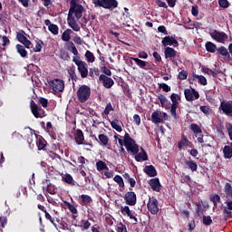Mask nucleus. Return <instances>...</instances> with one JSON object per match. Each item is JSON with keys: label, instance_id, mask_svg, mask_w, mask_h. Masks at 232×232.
I'll return each mask as SVG.
<instances>
[{"label": "nucleus", "instance_id": "4be33fe9", "mask_svg": "<svg viewBox=\"0 0 232 232\" xmlns=\"http://www.w3.org/2000/svg\"><path fill=\"white\" fill-rule=\"evenodd\" d=\"M78 72L81 74L82 79H86L88 77V63L83 62L79 67Z\"/></svg>", "mask_w": 232, "mask_h": 232}, {"label": "nucleus", "instance_id": "680f3d73", "mask_svg": "<svg viewBox=\"0 0 232 232\" xmlns=\"http://www.w3.org/2000/svg\"><path fill=\"white\" fill-rule=\"evenodd\" d=\"M67 208L69 209V211H71V213H72V215H77V213H79V211L77 210V208H75V206L67 203Z\"/></svg>", "mask_w": 232, "mask_h": 232}, {"label": "nucleus", "instance_id": "bb28decb", "mask_svg": "<svg viewBox=\"0 0 232 232\" xmlns=\"http://www.w3.org/2000/svg\"><path fill=\"white\" fill-rule=\"evenodd\" d=\"M43 184L46 186L45 188L47 193H49L50 195H55V187H53L52 183H50V179L44 180Z\"/></svg>", "mask_w": 232, "mask_h": 232}, {"label": "nucleus", "instance_id": "f704fd0d", "mask_svg": "<svg viewBox=\"0 0 232 232\" xmlns=\"http://www.w3.org/2000/svg\"><path fill=\"white\" fill-rule=\"evenodd\" d=\"M190 130L193 131L195 137H198V135L202 134V129L197 123H192Z\"/></svg>", "mask_w": 232, "mask_h": 232}, {"label": "nucleus", "instance_id": "13d9d810", "mask_svg": "<svg viewBox=\"0 0 232 232\" xmlns=\"http://www.w3.org/2000/svg\"><path fill=\"white\" fill-rule=\"evenodd\" d=\"M118 142L121 146V149H120L121 153H123V155H125V156L128 155V152H126V150H124V147H122V146H124V138H123V140L119 139Z\"/></svg>", "mask_w": 232, "mask_h": 232}, {"label": "nucleus", "instance_id": "20e7f679", "mask_svg": "<svg viewBox=\"0 0 232 232\" xmlns=\"http://www.w3.org/2000/svg\"><path fill=\"white\" fill-rule=\"evenodd\" d=\"M95 8H104L105 10H115L119 6L117 0H92Z\"/></svg>", "mask_w": 232, "mask_h": 232}, {"label": "nucleus", "instance_id": "c9c22d12", "mask_svg": "<svg viewBox=\"0 0 232 232\" xmlns=\"http://www.w3.org/2000/svg\"><path fill=\"white\" fill-rule=\"evenodd\" d=\"M223 155H224V159H231L232 158V149H231V146L226 145L223 148Z\"/></svg>", "mask_w": 232, "mask_h": 232}, {"label": "nucleus", "instance_id": "8fccbe9b", "mask_svg": "<svg viewBox=\"0 0 232 232\" xmlns=\"http://www.w3.org/2000/svg\"><path fill=\"white\" fill-rule=\"evenodd\" d=\"M68 73L72 81H77V74L75 73V67H70L68 70Z\"/></svg>", "mask_w": 232, "mask_h": 232}, {"label": "nucleus", "instance_id": "7c9ffc66", "mask_svg": "<svg viewBox=\"0 0 232 232\" xmlns=\"http://www.w3.org/2000/svg\"><path fill=\"white\" fill-rule=\"evenodd\" d=\"M217 52L219 55H222L223 57H226L227 59H231V54L229 53V51H227V48L225 46H220L217 49Z\"/></svg>", "mask_w": 232, "mask_h": 232}, {"label": "nucleus", "instance_id": "4c0bfd02", "mask_svg": "<svg viewBox=\"0 0 232 232\" xmlns=\"http://www.w3.org/2000/svg\"><path fill=\"white\" fill-rule=\"evenodd\" d=\"M111 126L118 131V133H121L122 131V127L119 124V120L114 119L113 121H111Z\"/></svg>", "mask_w": 232, "mask_h": 232}, {"label": "nucleus", "instance_id": "4468645a", "mask_svg": "<svg viewBox=\"0 0 232 232\" xmlns=\"http://www.w3.org/2000/svg\"><path fill=\"white\" fill-rule=\"evenodd\" d=\"M163 46H174V48H177L179 46V41L176 40L173 36H165L162 41Z\"/></svg>", "mask_w": 232, "mask_h": 232}, {"label": "nucleus", "instance_id": "338daca9", "mask_svg": "<svg viewBox=\"0 0 232 232\" xmlns=\"http://www.w3.org/2000/svg\"><path fill=\"white\" fill-rule=\"evenodd\" d=\"M102 73H104V75H106L107 77H111V70H110V69L107 68L106 66H102Z\"/></svg>", "mask_w": 232, "mask_h": 232}, {"label": "nucleus", "instance_id": "cd10ccee", "mask_svg": "<svg viewBox=\"0 0 232 232\" xmlns=\"http://www.w3.org/2000/svg\"><path fill=\"white\" fill-rule=\"evenodd\" d=\"M46 144H48V142H46V140H44V138L40 137L37 140H36V146L38 148V151H44L45 148H46Z\"/></svg>", "mask_w": 232, "mask_h": 232}, {"label": "nucleus", "instance_id": "58836bf2", "mask_svg": "<svg viewBox=\"0 0 232 232\" xmlns=\"http://www.w3.org/2000/svg\"><path fill=\"white\" fill-rule=\"evenodd\" d=\"M96 169L99 171H104V169H106L107 171L110 169L108 168V165H106V162L102 161V160H99L96 162Z\"/></svg>", "mask_w": 232, "mask_h": 232}, {"label": "nucleus", "instance_id": "4d7b16f0", "mask_svg": "<svg viewBox=\"0 0 232 232\" xmlns=\"http://www.w3.org/2000/svg\"><path fill=\"white\" fill-rule=\"evenodd\" d=\"M181 184H191V177L189 175H185L180 179Z\"/></svg>", "mask_w": 232, "mask_h": 232}, {"label": "nucleus", "instance_id": "a878e982", "mask_svg": "<svg viewBox=\"0 0 232 232\" xmlns=\"http://www.w3.org/2000/svg\"><path fill=\"white\" fill-rule=\"evenodd\" d=\"M80 198H81V200L79 203L81 204V206H88V204H92V202H93V199H92V197L86 194H82Z\"/></svg>", "mask_w": 232, "mask_h": 232}, {"label": "nucleus", "instance_id": "3c124183", "mask_svg": "<svg viewBox=\"0 0 232 232\" xmlns=\"http://www.w3.org/2000/svg\"><path fill=\"white\" fill-rule=\"evenodd\" d=\"M44 44V42L43 40H39L35 44V47L34 48V52L39 53L41 50H43V45Z\"/></svg>", "mask_w": 232, "mask_h": 232}, {"label": "nucleus", "instance_id": "39448f33", "mask_svg": "<svg viewBox=\"0 0 232 232\" xmlns=\"http://www.w3.org/2000/svg\"><path fill=\"white\" fill-rule=\"evenodd\" d=\"M30 108L31 112L33 113L34 117H35V119H43L44 117H46V111H44V109L35 103L34 100H32L30 102Z\"/></svg>", "mask_w": 232, "mask_h": 232}, {"label": "nucleus", "instance_id": "49530a36", "mask_svg": "<svg viewBox=\"0 0 232 232\" xmlns=\"http://www.w3.org/2000/svg\"><path fill=\"white\" fill-rule=\"evenodd\" d=\"M114 182H117L120 188H124V179H122V177L120 175H116L113 178Z\"/></svg>", "mask_w": 232, "mask_h": 232}, {"label": "nucleus", "instance_id": "79ce46f5", "mask_svg": "<svg viewBox=\"0 0 232 232\" xmlns=\"http://www.w3.org/2000/svg\"><path fill=\"white\" fill-rule=\"evenodd\" d=\"M98 139L102 146H108V143L110 142V138H108L105 134H99Z\"/></svg>", "mask_w": 232, "mask_h": 232}, {"label": "nucleus", "instance_id": "9d476101", "mask_svg": "<svg viewBox=\"0 0 232 232\" xmlns=\"http://www.w3.org/2000/svg\"><path fill=\"white\" fill-rule=\"evenodd\" d=\"M184 95L188 102H193V101H197V99H200V94L195 89H185Z\"/></svg>", "mask_w": 232, "mask_h": 232}, {"label": "nucleus", "instance_id": "393cba45", "mask_svg": "<svg viewBox=\"0 0 232 232\" xmlns=\"http://www.w3.org/2000/svg\"><path fill=\"white\" fill-rule=\"evenodd\" d=\"M225 198L227 200H232V186L231 183H226L224 188Z\"/></svg>", "mask_w": 232, "mask_h": 232}, {"label": "nucleus", "instance_id": "774afa93", "mask_svg": "<svg viewBox=\"0 0 232 232\" xmlns=\"http://www.w3.org/2000/svg\"><path fill=\"white\" fill-rule=\"evenodd\" d=\"M113 220H115V218H113V217H111V215L105 217V222H106V224H108V226H111L113 224Z\"/></svg>", "mask_w": 232, "mask_h": 232}, {"label": "nucleus", "instance_id": "bf43d9fd", "mask_svg": "<svg viewBox=\"0 0 232 232\" xmlns=\"http://www.w3.org/2000/svg\"><path fill=\"white\" fill-rule=\"evenodd\" d=\"M38 102H39V104L43 106V108H48V99L44 97H40Z\"/></svg>", "mask_w": 232, "mask_h": 232}, {"label": "nucleus", "instance_id": "1a4fd4ad", "mask_svg": "<svg viewBox=\"0 0 232 232\" xmlns=\"http://www.w3.org/2000/svg\"><path fill=\"white\" fill-rule=\"evenodd\" d=\"M147 208L151 215H157L159 213V200L155 197H150L147 203Z\"/></svg>", "mask_w": 232, "mask_h": 232}, {"label": "nucleus", "instance_id": "ddd939ff", "mask_svg": "<svg viewBox=\"0 0 232 232\" xmlns=\"http://www.w3.org/2000/svg\"><path fill=\"white\" fill-rule=\"evenodd\" d=\"M99 81H102L104 88H106L107 90H110V88H111V86L115 84V82L113 81V79H111V77H108L105 74H101L99 77Z\"/></svg>", "mask_w": 232, "mask_h": 232}, {"label": "nucleus", "instance_id": "412c9836", "mask_svg": "<svg viewBox=\"0 0 232 232\" xmlns=\"http://www.w3.org/2000/svg\"><path fill=\"white\" fill-rule=\"evenodd\" d=\"M165 59H169L173 61L177 57V51L171 47H166L164 51Z\"/></svg>", "mask_w": 232, "mask_h": 232}, {"label": "nucleus", "instance_id": "c85d7f7f", "mask_svg": "<svg viewBox=\"0 0 232 232\" xmlns=\"http://www.w3.org/2000/svg\"><path fill=\"white\" fill-rule=\"evenodd\" d=\"M185 164L188 167V169H190V171H192V173H195V171L198 169V165L193 160H186Z\"/></svg>", "mask_w": 232, "mask_h": 232}, {"label": "nucleus", "instance_id": "6e6d98bb", "mask_svg": "<svg viewBox=\"0 0 232 232\" xmlns=\"http://www.w3.org/2000/svg\"><path fill=\"white\" fill-rule=\"evenodd\" d=\"M113 105L111 102L107 103L105 110L103 111L104 115H110V111H113Z\"/></svg>", "mask_w": 232, "mask_h": 232}, {"label": "nucleus", "instance_id": "b1692460", "mask_svg": "<svg viewBox=\"0 0 232 232\" xmlns=\"http://www.w3.org/2000/svg\"><path fill=\"white\" fill-rule=\"evenodd\" d=\"M17 53H19V55L21 57H23V59L28 57V52L26 51V47L22 45V44H16L15 46Z\"/></svg>", "mask_w": 232, "mask_h": 232}, {"label": "nucleus", "instance_id": "72a5a7b5", "mask_svg": "<svg viewBox=\"0 0 232 232\" xmlns=\"http://www.w3.org/2000/svg\"><path fill=\"white\" fill-rule=\"evenodd\" d=\"M71 34H73V31L72 29H66L62 34V39L65 43H70V40L72 39Z\"/></svg>", "mask_w": 232, "mask_h": 232}, {"label": "nucleus", "instance_id": "09e8293b", "mask_svg": "<svg viewBox=\"0 0 232 232\" xmlns=\"http://www.w3.org/2000/svg\"><path fill=\"white\" fill-rule=\"evenodd\" d=\"M82 225H81L80 227H82V229L83 231L90 229V227H91V226H92V223H91L88 219H86V220L82 219Z\"/></svg>", "mask_w": 232, "mask_h": 232}, {"label": "nucleus", "instance_id": "0e129e2a", "mask_svg": "<svg viewBox=\"0 0 232 232\" xmlns=\"http://www.w3.org/2000/svg\"><path fill=\"white\" fill-rule=\"evenodd\" d=\"M179 79L180 81H186V79H188V72L186 71H180L179 72Z\"/></svg>", "mask_w": 232, "mask_h": 232}, {"label": "nucleus", "instance_id": "c03bdc74", "mask_svg": "<svg viewBox=\"0 0 232 232\" xmlns=\"http://www.w3.org/2000/svg\"><path fill=\"white\" fill-rule=\"evenodd\" d=\"M63 182L66 184H71V186H74L73 182V177H72L70 174H65V176L63 178Z\"/></svg>", "mask_w": 232, "mask_h": 232}, {"label": "nucleus", "instance_id": "37998d69", "mask_svg": "<svg viewBox=\"0 0 232 232\" xmlns=\"http://www.w3.org/2000/svg\"><path fill=\"white\" fill-rule=\"evenodd\" d=\"M48 30L53 35H59V26H57V24H52L49 25Z\"/></svg>", "mask_w": 232, "mask_h": 232}, {"label": "nucleus", "instance_id": "a18cd8bd", "mask_svg": "<svg viewBox=\"0 0 232 232\" xmlns=\"http://www.w3.org/2000/svg\"><path fill=\"white\" fill-rule=\"evenodd\" d=\"M85 57L88 63H95V55L91 51H86Z\"/></svg>", "mask_w": 232, "mask_h": 232}, {"label": "nucleus", "instance_id": "e433bc0d", "mask_svg": "<svg viewBox=\"0 0 232 232\" xmlns=\"http://www.w3.org/2000/svg\"><path fill=\"white\" fill-rule=\"evenodd\" d=\"M189 146V140H188V137L182 136L181 140L178 142V148L179 150H182L184 147Z\"/></svg>", "mask_w": 232, "mask_h": 232}, {"label": "nucleus", "instance_id": "473e14b6", "mask_svg": "<svg viewBox=\"0 0 232 232\" xmlns=\"http://www.w3.org/2000/svg\"><path fill=\"white\" fill-rule=\"evenodd\" d=\"M205 48L207 52H209L210 53H215L218 50L217 44L212 42H207L205 44Z\"/></svg>", "mask_w": 232, "mask_h": 232}, {"label": "nucleus", "instance_id": "f03ea898", "mask_svg": "<svg viewBox=\"0 0 232 232\" xmlns=\"http://www.w3.org/2000/svg\"><path fill=\"white\" fill-rule=\"evenodd\" d=\"M70 9L68 13V17H76L77 21L82 17V12H84V7L82 5L77 4V0H71ZM74 14V16H73Z\"/></svg>", "mask_w": 232, "mask_h": 232}, {"label": "nucleus", "instance_id": "2f4dec72", "mask_svg": "<svg viewBox=\"0 0 232 232\" xmlns=\"http://www.w3.org/2000/svg\"><path fill=\"white\" fill-rule=\"evenodd\" d=\"M151 122H153V124H160V123L164 122L162 118H160V114L159 113V111L152 112Z\"/></svg>", "mask_w": 232, "mask_h": 232}, {"label": "nucleus", "instance_id": "5701e85b", "mask_svg": "<svg viewBox=\"0 0 232 232\" xmlns=\"http://www.w3.org/2000/svg\"><path fill=\"white\" fill-rule=\"evenodd\" d=\"M144 173L148 175V177H157V169L153 165H147L143 169Z\"/></svg>", "mask_w": 232, "mask_h": 232}, {"label": "nucleus", "instance_id": "864d4df0", "mask_svg": "<svg viewBox=\"0 0 232 232\" xmlns=\"http://www.w3.org/2000/svg\"><path fill=\"white\" fill-rule=\"evenodd\" d=\"M218 5L220 8H229L231 6V4L227 0H218Z\"/></svg>", "mask_w": 232, "mask_h": 232}, {"label": "nucleus", "instance_id": "9b49d317", "mask_svg": "<svg viewBox=\"0 0 232 232\" xmlns=\"http://www.w3.org/2000/svg\"><path fill=\"white\" fill-rule=\"evenodd\" d=\"M219 110L223 111L227 117H232V101H223L220 102Z\"/></svg>", "mask_w": 232, "mask_h": 232}, {"label": "nucleus", "instance_id": "dca6fc26", "mask_svg": "<svg viewBox=\"0 0 232 232\" xmlns=\"http://www.w3.org/2000/svg\"><path fill=\"white\" fill-rule=\"evenodd\" d=\"M226 207L223 209V215L225 218H232V199H228L225 202Z\"/></svg>", "mask_w": 232, "mask_h": 232}, {"label": "nucleus", "instance_id": "5fc2aeb1", "mask_svg": "<svg viewBox=\"0 0 232 232\" xmlns=\"http://www.w3.org/2000/svg\"><path fill=\"white\" fill-rule=\"evenodd\" d=\"M159 88L166 92H171V87L168 83H159Z\"/></svg>", "mask_w": 232, "mask_h": 232}, {"label": "nucleus", "instance_id": "052dcab7", "mask_svg": "<svg viewBox=\"0 0 232 232\" xmlns=\"http://www.w3.org/2000/svg\"><path fill=\"white\" fill-rule=\"evenodd\" d=\"M158 99H159L162 108H164V104H166V102H168V98H166V96L164 94H159Z\"/></svg>", "mask_w": 232, "mask_h": 232}, {"label": "nucleus", "instance_id": "423d86ee", "mask_svg": "<svg viewBox=\"0 0 232 232\" xmlns=\"http://www.w3.org/2000/svg\"><path fill=\"white\" fill-rule=\"evenodd\" d=\"M50 89L53 90V92H55V93H61L64 92V80L61 79H53L49 82Z\"/></svg>", "mask_w": 232, "mask_h": 232}, {"label": "nucleus", "instance_id": "69168bd1", "mask_svg": "<svg viewBox=\"0 0 232 232\" xmlns=\"http://www.w3.org/2000/svg\"><path fill=\"white\" fill-rule=\"evenodd\" d=\"M117 232H128V229L126 228V225L121 223L116 227Z\"/></svg>", "mask_w": 232, "mask_h": 232}, {"label": "nucleus", "instance_id": "2eb2a0df", "mask_svg": "<svg viewBox=\"0 0 232 232\" xmlns=\"http://www.w3.org/2000/svg\"><path fill=\"white\" fill-rule=\"evenodd\" d=\"M16 39L19 43L24 44V46L25 48L30 50V46H32V42L30 40H28V38H26V36H24V34H23V33H17Z\"/></svg>", "mask_w": 232, "mask_h": 232}, {"label": "nucleus", "instance_id": "ea45409f", "mask_svg": "<svg viewBox=\"0 0 232 232\" xmlns=\"http://www.w3.org/2000/svg\"><path fill=\"white\" fill-rule=\"evenodd\" d=\"M67 50L72 52L73 55H79V51H77V47H75L73 42H68Z\"/></svg>", "mask_w": 232, "mask_h": 232}, {"label": "nucleus", "instance_id": "aec40b11", "mask_svg": "<svg viewBox=\"0 0 232 232\" xmlns=\"http://www.w3.org/2000/svg\"><path fill=\"white\" fill-rule=\"evenodd\" d=\"M130 61H134L137 64V66H139L140 68H141V70H150V63L142 61L139 58H130Z\"/></svg>", "mask_w": 232, "mask_h": 232}, {"label": "nucleus", "instance_id": "f257e3e1", "mask_svg": "<svg viewBox=\"0 0 232 232\" xmlns=\"http://www.w3.org/2000/svg\"><path fill=\"white\" fill-rule=\"evenodd\" d=\"M124 146L127 151H130L132 155H135L134 159L136 162H144L148 160V153L143 148H140L141 151L139 152V144L135 142V140L130 136V133L126 132L124 135Z\"/></svg>", "mask_w": 232, "mask_h": 232}, {"label": "nucleus", "instance_id": "a211bd4d", "mask_svg": "<svg viewBox=\"0 0 232 232\" xmlns=\"http://www.w3.org/2000/svg\"><path fill=\"white\" fill-rule=\"evenodd\" d=\"M67 24L73 30V32H81V26L75 21V17L67 16Z\"/></svg>", "mask_w": 232, "mask_h": 232}, {"label": "nucleus", "instance_id": "7ed1b4c3", "mask_svg": "<svg viewBox=\"0 0 232 232\" xmlns=\"http://www.w3.org/2000/svg\"><path fill=\"white\" fill-rule=\"evenodd\" d=\"M76 95L79 102H88L92 96V89L86 84L81 85L76 92Z\"/></svg>", "mask_w": 232, "mask_h": 232}, {"label": "nucleus", "instance_id": "6e6552de", "mask_svg": "<svg viewBox=\"0 0 232 232\" xmlns=\"http://www.w3.org/2000/svg\"><path fill=\"white\" fill-rule=\"evenodd\" d=\"M211 39H214V41H217V43L224 44L226 41H227L228 37L227 34L217 30H213L212 33L209 34Z\"/></svg>", "mask_w": 232, "mask_h": 232}, {"label": "nucleus", "instance_id": "f8f14e48", "mask_svg": "<svg viewBox=\"0 0 232 232\" xmlns=\"http://www.w3.org/2000/svg\"><path fill=\"white\" fill-rule=\"evenodd\" d=\"M127 206H135L137 204V194L133 191H128L124 196Z\"/></svg>", "mask_w": 232, "mask_h": 232}, {"label": "nucleus", "instance_id": "a19ab883", "mask_svg": "<svg viewBox=\"0 0 232 232\" xmlns=\"http://www.w3.org/2000/svg\"><path fill=\"white\" fill-rule=\"evenodd\" d=\"M193 78L198 79L199 84H201L202 86L208 85V79H206L204 75L194 74Z\"/></svg>", "mask_w": 232, "mask_h": 232}, {"label": "nucleus", "instance_id": "6ab92c4d", "mask_svg": "<svg viewBox=\"0 0 232 232\" xmlns=\"http://www.w3.org/2000/svg\"><path fill=\"white\" fill-rule=\"evenodd\" d=\"M74 140L79 146L84 144V133L81 129L76 130V133L74 134Z\"/></svg>", "mask_w": 232, "mask_h": 232}, {"label": "nucleus", "instance_id": "e2e57ef3", "mask_svg": "<svg viewBox=\"0 0 232 232\" xmlns=\"http://www.w3.org/2000/svg\"><path fill=\"white\" fill-rule=\"evenodd\" d=\"M44 215H45L46 220H50L51 224H53V226L57 227V223H55L53 218H52V215H50V213L48 212H46Z\"/></svg>", "mask_w": 232, "mask_h": 232}, {"label": "nucleus", "instance_id": "603ef678", "mask_svg": "<svg viewBox=\"0 0 232 232\" xmlns=\"http://www.w3.org/2000/svg\"><path fill=\"white\" fill-rule=\"evenodd\" d=\"M203 224L204 226H211L213 224V219H211V216H203Z\"/></svg>", "mask_w": 232, "mask_h": 232}, {"label": "nucleus", "instance_id": "f3484780", "mask_svg": "<svg viewBox=\"0 0 232 232\" xmlns=\"http://www.w3.org/2000/svg\"><path fill=\"white\" fill-rule=\"evenodd\" d=\"M149 184H150L152 191H156L157 193L160 192L162 185H160V180L159 179V178L151 179L149 181Z\"/></svg>", "mask_w": 232, "mask_h": 232}, {"label": "nucleus", "instance_id": "0eeeda50", "mask_svg": "<svg viewBox=\"0 0 232 232\" xmlns=\"http://www.w3.org/2000/svg\"><path fill=\"white\" fill-rule=\"evenodd\" d=\"M170 101L172 102L170 108V115L177 121V108H179V101H180V95L173 92L170 95Z\"/></svg>", "mask_w": 232, "mask_h": 232}, {"label": "nucleus", "instance_id": "de8ad7c7", "mask_svg": "<svg viewBox=\"0 0 232 232\" xmlns=\"http://www.w3.org/2000/svg\"><path fill=\"white\" fill-rule=\"evenodd\" d=\"M200 111L204 113L205 115H211L212 111L209 106L202 105L199 107Z\"/></svg>", "mask_w": 232, "mask_h": 232}, {"label": "nucleus", "instance_id": "c756f323", "mask_svg": "<svg viewBox=\"0 0 232 232\" xmlns=\"http://www.w3.org/2000/svg\"><path fill=\"white\" fill-rule=\"evenodd\" d=\"M209 200L212 202L214 208H217L220 202H222V198H220V195L218 194H212L209 196Z\"/></svg>", "mask_w": 232, "mask_h": 232}]
</instances>
